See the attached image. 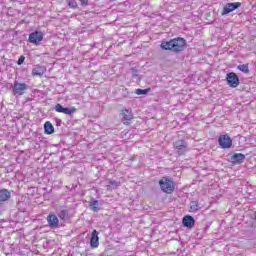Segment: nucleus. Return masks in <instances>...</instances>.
<instances>
[{
  "mask_svg": "<svg viewBox=\"0 0 256 256\" xmlns=\"http://www.w3.org/2000/svg\"><path fill=\"white\" fill-rule=\"evenodd\" d=\"M185 39L178 37L167 42L161 43V49L164 51H173V53H179L185 49Z\"/></svg>",
  "mask_w": 256,
  "mask_h": 256,
  "instance_id": "nucleus-1",
  "label": "nucleus"
},
{
  "mask_svg": "<svg viewBox=\"0 0 256 256\" xmlns=\"http://www.w3.org/2000/svg\"><path fill=\"white\" fill-rule=\"evenodd\" d=\"M159 185L164 193L169 194V193H173V191H175V183L173 182V180H171L167 177H163L159 181Z\"/></svg>",
  "mask_w": 256,
  "mask_h": 256,
  "instance_id": "nucleus-2",
  "label": "nucleus"
},
{
  "mask_svg": "<svg viewBox=\"0 0 256 256\" xmlns=\"http://www.w3.org/2000/svg\"><path fill=\"white\" fill-rule=\"evenodd\" d=\"M29 89L26 83H20L19 81L15 80L12 86L13 95H25V92Z\"/></svg>",
  "mask_w": 256,
  "mask_h": 256,
  "instance_id": "nucleus-3",
  "label": "nucleus"
},
{
  "mask_svg": "<svg viewBox=\"0 0 256 256\" xmlns=\"http://www.w3.org/2000/svg\"><path fill=\"white\" fill-rule=\"evenodd\" d=\"M218 143L222 149H231L233 145V140H231V137H229V135L224 134L219 136Z\"/></svg>",
  "mask_w": 256,
  "mask_h": 256,
  "instance_id": "nucleus-4",
  "label": "nucleus"
},
{
  "mask_svg": "<svg viewBox=\"0 0 256 256\" xmlns=\"http://www.w3.org/2000/svg\"><path fill=\"white\" fill-rule=\"evenodd\" d=\"M239 7H241V2L227 3L221 12V15H229V13H233L235 9H239Z\"/></svg>",
  "mask_w": 256,
  "mask_h": 256,
  "instance_id": "nucleus-5",
  "label": "nucleus"
},
{
  "mask_svg": "<svg viewBox=\"0 0 256 256\" xmlns=\"http://www.w3.org/2000/svg\"><path fill=\"white\" fill-rule=\"evenodd\" d=\"M28 41L33 45H39L43 41V32L35 31L30 33Z\"/></svg>",
  "mask_w": 256,
  "mask_h": 256,
  "instance_id": "nucleus-6",
  "label": "nucleus"
},
{
  "mask_svg": "<svg viewBox=\"0 0 256 256\" xmlns=\"http://www.w3.org/2000/svg\"><path fill=\"white\" fill-rule=\"evenodd\" d=\"M226 81L230 87H239V77L234 72L227 74Z\"/></svg>",
  "mask_w": 256,
  "mask_h": 256,
  "instance_id": "nucleus-7",
  "label": "nucleus"
},
{
  "mask_svg": "<svg viewBox=\"0 0 256 256\" xmlns=\"http://www.w3.org/2000/svg\"><path fill=\"white\" fill-rule=\"evenodd\" d=\"M174 147L179 155H185L187 153V142L185 140L176 141Z\"/></svg>",
  "mask_w": 256,
  "mask_h": 256,
  "instance_id": "nucleus-8",
  "label": "nucleus"
},
{
  "mask_svg": "<svg viewBox=\"0 0 256 256\" xmlns=\"http://www.w3.org/2000/svg\"><path fill=\"white\" fill-rule=\"evenodd\" d=\"M47 222L51 229H57V227H59V218H57L55 214L48 215Z\"/></svg>",
  "mask_w": 256,
  "mask_h": 256,
  "instance_id": "nucleus-9",
  "label": "nucleus"
},
{
  "mask_svg": "<svg viewBox=\"0 0 256 256\" xmlns=\"http://www.w3.org/2000/svg\"><path fill=\"white\" fill-rule=\"evenodd\" d=\"M90 245L93 249H97V247H99V232L97 230L92 231Z\"/></svg>",
  "mask_w": 256,
  "mask_h": 256,
  "instance_id": "nucleus-10",
  "label": "nucleus"
},
{
  "mask_svg": "<svg viewBox=\"0 0 256 256\" xmlns=\"http://www.w3.org/2000/svg\"><path fill=\"white\" fill-rule=\"evenodd\" d=\"M122 119L124 122V125H127L131 119H133V112L129 109H125L122 111Z\"/></svg>",
  "mask_w": 256,
  "mask_h": 256,
  "instance_id": "nucleus-11",
  "label": "nucleus"
},
{
  "mask_svg": "<svg viewBox=\"0 0 256 256\" xmlns=\"http://www.w3.org/2000/svg\"><path fill=\"white\" fill-rule=\"evenodd\" d=\"M11 198V192L7 189L0 190V205L4 203V201H8Z\"/></svg>",
  "mask_w": 256,
  "mask_h": 256,
  "instance_id": "nucleus-12",
  "label": "nucleus"
},
{
  "mask_svg": "<svg viewBox=\"0 0 256 256\" xmlns=\"http://www.w3.org/2000/svg\"><path fill=\"white\" fill-rule=\"evenodd\" d=\"M182 223L184 227H188L191 229V227L195 225V219L193 218V216H185L182 220Z\"/></svg>",
  "mask_w": 256,
  "mask_h": 256,
  "instance_id": "nucleus-13",
  "label": "nucleus"
},
{
  "mask_svg": "<svg viewBox=\"0 0 256 256\" xmlns=\"http://www.w3.org/2000/svg\"><path fill=\"white\" fill-rule=\"evenodd\" d=\"M45 71H47V68H45L44 66H36L32 70V75L41 77V75H45Z\"/></svg>",
  "mask_w": 256,
  "mask_h": 256,
  "instance_id": "nucleus-14",
  "label": "nucleus"
},
{
  "mask_svg": "<svg viewBox=\"0 0 256 256\" xmlns=\"http://www.w3.org/2000/svg\"><path fill=\"white\" fill-rule=\"evenodd\" d=\"M231 160L233 163H243V161H245V154L235 153L231 157Z\"/></svg>",
  "mask_w": 256,
  "mask_h": 256,
  "instance_id": "nucleus-15",
  "label": "nucleus"
},
{
  "mask_svg": "<svg viewBox=\"0 0 256 256\" xmlns=\"http://www.w3.org/2000/svg\"><path fill=\"white\" fill-rule=\"evenodd\" d=\"M44 131L45 133H47V135H51L52 133H54L55 128L53 127V124H51V122H46L44 124Z\"/></svg>",
  "mask_w": 256,
  "mask_h": 256,
  "instance_id": "nucleus-16",
  "label": "nucleus"
},
{
  "mask_svg": "<svg viewBox=\"0 0 256 256\" xmlns=\"http://www.w3.org/2000/svg\"><path fill=\"white\" fill-rule=\"evenodd\" d=\"M199 209H201V206H199V203L197 201H192L190 203V211L192 213H197V211H199Z\"/></svg>",
  "mask_w": 256,
  "mask_h": 256,
  "instance_id": "nucleus-17",
  "label": "nucleus"
},
{
  "mask_svg": "<svg viewBox=\"0 0 256 256\" xmlns=\"http://www.w3.org/2000/svg\"><path fill=\"white\" fill-rule=\"evenodd\" d=\"M107 191H113L119 187V182L117 181H110L107 185Z\"/></svg>",
  "mask_w": 256,
  "mask_h": 256,
  "instance_id": "nucleus-18",
  "label": "nucleus"
},
{
  "mask_svg": "<svg viewBox=\"0 0 256 256\" xmlns=\"http://www.w3.org/2000/svg\"><path fill=\"white\" fill-rule=\"evenodd\" d=\"M89 207H90L95 213H97V211H99V201H97V200H92V201H90Z\"/></svg>",
  "mask_w": 256,
  "mask_h": 256,
  "instance_id": "nucleus-19",
  "label": "nucleus"
},
{
  "mask_svg": "<svg viewBox=\"0 0 256 256\" xmlns=\"http://www.w3.org/2000/svg\"><path fill=\"white\" fill-rule=\"evenodd\" d=\"M75 111H77V109L75 107L64 108V111L62 113H64V115H73V113H75Z\"/></svg>",
  "mask_w": 256,
  "mask_h": 256,
  "instance_id": "nucleus-20",
  "label": "nucleus"
},
{
  "mask_svg": "<svg viewBox=\"0 0 256 256\" xmlns=\"http://www.w3.org/2000/svg\"><path fill=\"white\" fill-rule=\"evenodd\" d=\"M239 71L242 73H247L249 71V66L247 64H242L238 66Z\"/></svg>",
  "mask_w": 256,
  "mask_h": 256,
  "instance_id": "nucleus-21",
  "label": "nucleus"
},
{
  "mask_svg": "<svg viewBox=\"0 0 256 256\" xmlns=\"http://www.w3.org/2000/svg\"><path fill=\"white\" fill-rule=\"evenodd\" d=\"M69 7H71V9H77V1L76 0H66Z\"/></svg>",
  "mask_w": 256,
  "mask_h": 256,
  "instance_id": "nucleus-22",
  "label": "nucleus"
},
{
  "mask_svg": "<svg viewBox=\"0 0 256 256\" xmlns=\"http://www.w3.org/2000/svg\"><path fill=\"white\" fill-rule=\"evenodd\" d=\"M147 93H149L147 89H136V95H147Z\"/></svg>",
  "mask_w": 256,
  "mask_h": 256,
  "instance_id": "nucleus-23",
  "label": "nucleus"
},
{
  "mask_svg": "<svg viewBox=\"0 0 256 256\" xmlns=\"http://www.w3.org/2000/svg\"><path fill=\"white\" fill-rule=\"evenodd\" d=\"M54 109L57 113H63L65 107H63L61 104H57Z\"/></svg>",
  "mask_w": 256,
  "mask_h": 256,
  "instance_id": "nucleus-24",
  "label": "nucleus"
},
{
  "mask_svg": "<svg viewBox=\"0 0 256 256\" xmlns=\"http://www.w3.org/2000/svg\"><path fill=\"white\" fill-rule=\"evenodd\" d=\"M58 217H59L60 219H65V218L67 217V211H65V210L60 211V212L58 213Z\"/></svg>",
  "mask_w": 256,
  "mask_h": 256,
  "instance_id": "nucleus-25",
  "label": "nucleus"
},
{
  "mask_svg": "<svg viewBox=\"0 0 256 256\" xmlns=\"http://www.w3.org/2000/svg\"><path fill=\"white\" fill-rule=\"evenodd\" d=\"M23 63H25V56H20L17 61V65H23Z\"/></svg>",
  "mask_w": 256,
  "mask_h": 256,
  "instance_id": "nucleus-26",
  "label": "nucleus"
},
{
  "mask_svg": "<svg viewBox=\"0 0 256 256\" xmlns=\"http://www.w3.org/2000/svg\"><path fill=\"white\" fill-rule=\"evenodd\" d=\"M81 5H88V0H80Z\"/></svg>",
  "mask_w": 256,
  "mask_h": 256,
  "instance_id": "nucleus-27",
  "label": "nucleus"
}]
</instances>
